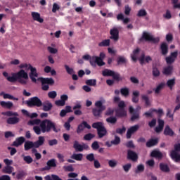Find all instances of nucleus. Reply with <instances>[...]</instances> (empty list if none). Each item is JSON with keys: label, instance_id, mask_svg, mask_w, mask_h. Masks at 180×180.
Masks as SVG:
<instances>
[{"label": "nucleus", "instance_id": "obj_1", "mask_svg": "<svg viewBox=\"0 0 180 180\" xmlns=\"http://www.w3.org/2000/svg\"><path fill=\"white\" fill-rule=\"evenodd\" d=\"M33 130L38 135L41 134V133H50V131H54V133H58L60 131V129L57 127V124L48 119L42 120L39 127L34 126Z\"/></svg>", "mask_w": 180, "mask_h": 180}, {"label": "nucleus", "instance_id": "obj_2", "mask_svg": "<svg viewBox=\"0 0 180 180\" xmlns=\"http://www.w3.org/2000/svg\"><path fill=\"white\" fill-rule=\"evenodd\" d=\"M4 77H7L8 82H16L18 81L20 84H23V69H21L17 73H12V76H8V72H3Z\"/></svg>", "mask_w": 180, "mask_h": 180}, {"label": "nucleus", "instance_id": "obj_3", "mask_svg": "<svg viewBox=\"0 0 180 180\" xmlns=\"http://www.w3.org/2000/svg\"><path fill=\"white\" fill-rule=\"evenodd\" d=\"M92 127L93 129H96L98 139H103V137L108 134V130L102 122L93 123Z\"/></svg>", "mask_w": 180, "mask_h": 180}, {"label": "nucleus", "instance_id": "obj_4", "mask_svg": "<svg viewBox=\"0 0 180 180\" xmlns=\"http://www.w3.org/2000/svg\"><path fill=\"white\" fill-rule=\"evenodd\" d=\"M103 77H112L115 81L119 82L120 81H123V77L120 76L119 72H115V71L109 69H105L102 71Z\"/></svg>", "mask_w": 180, "mask_h": 180}, {"label": "nucleus", "instance_id": "obj_5", "mask_svg": "<svg viewBox=\"0 0 180 180\" xmlns=\"http://www.w3.org/2000/svg\"><path fill=\"white\" fill-rule=\"evenodd\" d=\"M152 41V43H159L160 42V38H154L153 35H150L148 32H143L142 37L139 39V41L141 43L143 41Z\"/></svg>", "mask_w": 180, "mask_h": 180}, {"label": "nucleus", "instance_id": "obj_6", "mask_svg": "<svg viewBox=\"0 0 180 180\" xmlns=\"http://www.w3.org/2000/svg\"><path fill=\"white\" fill-rule=\"evenodd\" d=\"M126 108V103L121 101L118 103V109L116 110L115 113L118 117H124V116H127V112L124 108Z\"/></svg>", "mask_w": 180, "mask_h": 180}, {"label": "nucleus", "instance_id": "obj_7", "mask_svg": "<svg viewBox=\"0 0 180 180\" xmlns=\"http://www.w3.org/2000/svg\"><path fill=\"white\" fill-rule=\"evenodd\" d=\"M27 106L30 108H33V106H37V108H40L43 105L41 100L37 96L32 97L26 101Z\"/></svg>", "mask_w": 180, "mask_h": 180}, {"label": "nucleus", "instance_id": "obj_8", "mask_svg": "<svg viewBox=\"0 0 180 180\" xmlns=\"http://www.w3.org/2000/svg\"><path fill=\"white\" fill-rule=\"evenodd\" d=\"M73 148H75V151L82 153V151H84V150H89V146H88L86 143H82L81 145L78 141H75L73 143Z\"/></svg>", "mask_w": 180, "mask_h": 180}, {"label": "nucleus", "instance_id": "obj_9", "mask_svg": "<svg viewBox=\"0 0 180 180\" xmlns=\"http://www.w3.org/2000/svg\"><path fill=\"white\" fill-rule=\"evenodd\" d=\"M127 158L133 162L139 161V154L132 150H127Z\"/></svg>", "mask_w": 180, "mask_h": 180}, {"label": "nucleus", "instance_id": "obj_10", "mask_svg": "<svg viewBox=\"0 0 180 180\" xmlns=\"http://www.w3.org/2000/svg\"><path fill=\"white\" fill-rule=\"evenodd\" d=\"M90 64L92 66L96 65V64H97L98 67H103V65H105L106 63L103 62V60L99 58V56H93L90 60Z\"/></svg>", "mask_w": 180, "mask_h": 180}, {"label": "nucleus", "instance_id": "obj_11", "mask_svg": "<svg viewBox=\"0 0 180 180\" xmlns=\"http://www.w3.org/2000/svg\"><path fill=\"white\" fill-rule=\"evenodd\" d=\"M85 129H88V130H91V125H89V124H88L86 121H83L77 126V128L76 129V133H77V134H81V133L84 131Z\"/></svg>", "mask_w": 180, "mask_h": 180}, {"label": "nucleus", "instance_id": "obj_12", "mask_svg": "<svg viewBox=\"0 0 180 180\" xmlns=\"http://www.w3.org/2000/svg\"><path fill=\"white\" fill-rule=\"evenodd\" d=\"M30 72L29 74L30 79L32 81V82H37V77H39V73H37V69L36 68H34L32 65H30Z\"/></svg>", "mask_w": 180, "mask_h": 180}, {"label": "nucleus", "instance_id": "obj_13", "mask_svg": "<svg viewBox=\"0 0 180 180\" xmlns=\"http://www.w3.org/2000/svg\"><path fill=\"white\" fill-rule=\"evenodd\" d=\"M177 57H178V51L172 52L170 53V56L168 57H166V58H165L167 64H174V63H175V60H176Z\"/></svg>", "mask_w": 180, "mask_h": 180}, {"label": "nucleus", "instance_id": "obj_14", "mask_svg": "<svg viewBox=\"0 0 180 180\" xmlns=\"http://www.w3.org/2000/svg\"><path fill=\"white\" fill-rule=\"evenodd\" d=\"M57 167V163L56 162V159H51L47 161L46 166L43 167V171H50L51 168H56Z\"/></svg>", "mask_w": 180, "mask_h": 180}, {"label": "nucleus", "instance_id": "obj_15", "mask_svg": "<svg viewBox=\"0 0 180 180\" xmlns=\"http://www.w3.org/2000/svg\"><path fill=\"white\" fill-rule=\"evenodd\" d=\"M110 39L114 40V41H117L119 40V30L116 27H113L110 30Z\"/></svg>", "mask_w": 180, "mask_h": 180}, {"label": "nucleus", "instance_id": "obj_16", "mask_svg": "<svg viewBox=\"0 0 180 180\" xmlns=\"http://www.w3.org/2000/svg\"><path fill=\"white\" fill-rule=\"evenodd\" d=\"M139 60L140 62V64L143 65L145 63H150V61H153V58L150 56H146V54L144 53H142L141 56L139 58Z\"/></svg>", "mask_w": 180, "mask_h": 180}, {"label": "nucleus", "instance_id": "obj_17", "mask_svg": "<svg viewBox=\"0 0 180 180\" xmlns=\"http://www.w3.org/2000/svg\"><path fill=\"white\" fill-rule=\"evenodd\" d=\"M140 129V126L136 124L128 129L127 131V139H131V135L134 134Z\"/></svg>", "mask_w": 180, "mask_h": 180}, {"label": "nucleus", "instance_id": "obj_18", "mask_svg": "<svg viewBox=\"0 0 180 180\" xmlns=\"http://www.w3.org/2000/svg\"><path fill=\"white\" fill-rule=\"evenodd\" d=\"M172 72H174V66L168 65L163 68L162 74L166 77H169V75H172Z\"/></svg>", "mask_w": 180, "mask_h": 180}, {"label": "nucleus", "instance_id": "obj_19", "mask_svg": "<svg viewBox=\"0 0 180 180\" xmlns=\"http://www.w3.org/2000/svg\"><path fill=\"white\" fill-rule=\"evenodd\" d=\"M129 113H131V120L132 122H134V120H137L139 119H140V114H139V112H134V108H133V106H129Z\"/></svg>", "mask_w": 180, "mask_h": 180}, {"label": "nucleus", "instance_id": "obj_20", "mask_svg": "<svg viewBox=\"0 0 180 180\" xmlns=\"http://www.w3.org/2000/svg\"><path fill=\"white\" fill-rule=\"evenodd\" d=\"M163 134L165 136H169V137H174V136H175V132L174 131V130H172V129H171L169 125H166L164 129Z\"/></svg>", "mask_w": 180, "mask_h": 180}, {"label": "nucleus", "instance_id": "obj_21", "mask_svg": "<svg viewBox=\"0 0 180 180\" xmlns=\"http://www.w3.org/2000/svg\"><path fill=\"white\" fill-rule=\"evenodd\" d=\"M170 157L174 162H180V154L175 150H172L170 153Z\"/></svg>", "mask_w": 180, "mask_h": 180}, {"label": "nucleus", "instance_id": "obj_22", "mask_svg": "<svg viewBox=\"0 0 180 180\" xmlns=\"http://www.w3.org/2000/svg\"><path fill=\"white\" fill-rule=\"evenodd\" d=\"M157 144H158V138L150 139L146 142V147L151 148V147H154V146H157Z\"/></svg>", "mask_w": 180, "mask_h": 180}, {"label": "nucleus", "instance_id": "obj_23", "mask_svg": "<svg viewBox=\"0 0 180 180\" xmlns=\"http://www.w3.org/2000/svg\"><path fill=\"white\" fill-rule=\"evenodd\" d=\"M150 157H153V158H158V160H161L163 157L162 153L158 150H153L150 153Z\"/></svg>", "mask_w": 180, "mask_h": 180}, {"label": "nucleus", "instance_id": "obj_24", "mask_svg": "<svg viewBox=\"0 0 180 180\" xmlns=\"http://www.w3.org/2000/svg\"><path fill=\"white\" fill-rule=\"evenodd\" d=\"M81 108H82V105H81V103H77L75 105L73 106V110L74 111V114L76 116H81V115H82V111H81Z\"/></svg>", "mask_w": 180, "mask_h": 180}, {"label": "nucleus", "instance_id": "obj_25", "mask_svg": "<svg viewBox=\"0 0 180 180\" xmlns=\"http://www.w3.org/2000/svg\"><path fill=\"white\" fill-rule=\"evenodd\" d=\"M32 17L34 20L39 22V23H43V22H44V20L40 17V13H39L32 12Z\"/></svg>", "mask_w": 180, "mask_h": 180}, {"label": "nucleus", "instance_id": "obj_26", "mask_svg": "<svg viewBox=\"0 0 180 180\" xmlns=\"http://www.w3.org/2000/svg\"><path fill=\"white\" fill-rule=\"evenodd\" d=\"M0 105L4 109H12L13 108V103L11 101H0Z\"/></svg>", "mask_w": 180, "mask_h": 180}, {"label": "nucleus", "instance_id": "obj_27", "mask_svg": "<svg viewBox=\"0 0 180 180\" xmlns=\"http://www.w3.org/2000/svg\"><path fill=\"white\" fill-rule=\"evenodd\" d=\"M41 84H46L48 85H54V79L53 78H39Z\"/></svg>", "mask_w": 180, "mask_h": 180}, {"label": "nucleus", "instance_id": "obj_28", "mask_svg": "<svg viewBox=\"0 0 180 180\" xmlns=\"http://www.w3.org/2000/svg\"><path fill=\"white\" fill-rule=\"evenodd\" d=\"M20 122V119L18 117H11L6 120L8 124H18Z\"/></svg>", "mask_w": 180, "mask_h": 180}, {"label": "nucleus", "instance_id": "obj_29", "mask_svg": "<svg viewBox=\"0 0 180 180\" xmlns=\"http://www.w3.org/2000/svg\"><path fill=\"white\" fill-rule=\"evenodd\" d=\"M34 143V148H39L41 146L44 144V136H39L38 140Z\"/></svg>", "mask_w": 180, "mask_h": 180}, {"label": "nucleus", "instance_id": "obj_30", "mask_svg": "<svg viewBox=\"0 0 180 180\" xmlns=\"http://www.w3.org/2000/svg\"><path fill=\"white\" fill-rule=\"evenodd\" d=\"M34 143V148H39L41 146L44 144V136H39L38 140Z\"/></svg>", "mask_w": 180, "mask_h": 180}, {"label": "nucleus", "instance_id": "obj_31", "mask_svg": "<svg viewBox=\"0 0 180 180\" xmlns=\"http://www.w3.org/2000/svg\"><path fill=\"white\" fill-rule=\"evenodd\" d=\"M72 112V110H71V106L67 105L65 108V110H62L60 112V117H65V116L67 115V113H71Z\"/></svg>", "mask_w": 180, "mask_h": 180}, {"label": "nucleus", "instance_id": "obj_32", "mask_svg": "<svg viewBox=\"0 0 180 180\" xmlns=\"http://www.w3.org/2000/svg\"><path fill=\"white\" fill-rule=\"evenodd\" d=\"M23 144V136H20L17 138L15 141L13 142L11 146L13 147H19V146H22Z\"/></svg>", "mask_w": 180, "mask_h": 180}, {"label": "nucleus", "instance_id": "obj_33", "mask_svg": "<svg viewBox=\"0 0 180 180\" xmlns=\"http://www.w3.org/2000/svg\"><path fill=\"white\" fill-rule=\"evenodd\" d=\"M0 96H3L4 99H10L11 101H18V98H15L9 94H5V92H4V91L0 93Z\"/></svg>", "mask_w": 180, "mask_h": 180}, {"label": "nucleus", "instance_id": "obj_34", "mask_svg": "<svg viewBox=\"0 0 180 180\" xmlns=\"http://www.w3.org/2000/svg\"><path fill=\"white\" fill-rule=\"evenodd\" d=\"M140 96V91H134L132 92V102L133 103H139V97Z\"/></svg>", "mask_w": 180, "mask_h": 180}, {"label": "nucleus", "instance_id": "obj_35", "mask_svg": "<svg viewBox=\"0 0 180 180\" xmlns=\"http://www.w3.org/2000/svg\"><path fill=\"white\" fill-rule=\"evenodd\" d=\"M159 168H160V171H162V172L168 173V172H169V171H171L168 165L165 164V163H160Z\"/></svg>", "mask_w": 180, "mask_h": 180}, {"label": "nucleus", "instance_id": "obj_36", "mask_svg": "<svg viewBox=\"0 0 180 180\" xmlns=\"http://www.w3.org/2000/svg\"><path fill=\"white\" fill-rule=\"evenodd\" d=\"M44 112H49L53 108V104L49 101H46L42 104Z\"/></svg>", "mask_w": 180, "mask_h": 180}, {"label": "nucleus", "instance_id": "obj_37", "mask_svg": "<svg viewBox=\"0 0 180 180\" xmlns=\"http://www.w3.org/2000/svg\"><path fill=\"white\" fill-rule=\"evenodd\" d=\"M160 50L162 56H167V54H168V44H167L165 42L162 43Z\"/></svg>", "mask_w": 180, "mask_h": 180}, {"label": "nucleus", "instance_id": "obj_38", "mask_svg": "<svg viewBox=\"0 0 180 180\" xmlns=\"http://www.w3.org/2000/svg\"><path fill=\"white\" fill-rule=\"evenodd\" d=\"M105 110H102L101 108H93L92 113L94 117H101V115H102V112Z\"/></svg>", "mask_w": 180, "mask_h": 180}, {"label": "nucleus", "instance_id": "obj_39", "mask_svg": "<svg viewBox=\"0 0 180 180\" xmlns=\"http://www.w3.org/2000/svg\"><path fill=\"white\" fill-rule=\"evenodd\" d=\"M24 147L26 151L30 150V148H34V142L27 141L25 143Z\"/></svg>", "mask_w": 180, "mask_h": 180}, {"label": "nucleus", "instance_id": "obj_40", "mask_svg": "<svg viewBox=\"0 0 180 180\" xmlns=\"http://www.w3.org/2000/svg\"><path fill=\"white\" fill-rule=\"evenodd\" d=\"M117 65H122V64H127V59L124 56H118L117 58Z\"/></svg>", "mask_w": 180, "mask_h": 180}, {"label": "nucleus", "instance_id": "obj_41", "mask_svg": "<svg viewBox=\"0 0 180 180\" xmlns=\"http://www.w3.org/2000/svg\"><path fill=\"white\" fill-rule=\"evenodd\" d=\"M83 157L84 155H82V153H74L70 158H72V160H75L76 161H82Z\"/></svg>", "mask_w": 180, "mask_h": 180}, {"label": "nucleus", "instance_id": "obj_42", "mask_svg": "<svg viewBox=\"0 0 180 180\" xmlns=\"http://www.w3.org/2000/svg\"><path fill=\"white\" fill-rule=\"evenodd\" d=\"M120 94L122 96L127 98L130 95V90L127 87H124L120 89Z\"/></svg>", "mask_w": 180, "mask_h": 180}, {"label": "nucleus", "instance_id": "obj_43", "mask_svg": "<svg viewBox=\"0 0 180 180\" xmlns=\"http://www.w3.org/2000/svg\"><path fill=\"white\" fill-rule=\"evenodd\" d=\"M105 122L110 124H115V123H117V118L114 116H110L106 118Z\"/></svg>", "mask_w": 180, "mask_h": 180}, {"label": "nucleus", "instance_id": "obj_44", "mask_svg": "<svg viewBox=\"0 0 180 180\" xmlns=\"http://www.w3.org/2000/svg\"><path fill=\"white\" fill-rule=\"evenodd\" d=\"M140 53V48H136L133 51V53L131 55V59L133 61H137V56H139Z\"/></svg>", "mask_w": 180, "mask_h": 180}, {"label": "nucleus", "instance_id": "obj_45", "mask_svg": "<svg viewBox=\"0 0 180 180\" xmlns=\"http://www.w3.org/2000/svg\"><path fill=\"white\" fill-rule=\"evenodd\" d=\"M110 46V39H104L98 43L99 47H109Z\"/></svg>", "mask_w": 180, "mask_h": 180}, {"label": "nucleus", "instance_id": "obj_46", "mask_svg": "<svg viewBox=\"0 0 180 180\" xmlns=\"http://www.w3.org/2000/svg\"><path fill=\"white\" fill-rule=\"evenodd\" d=\"M12 171H13V167L12 166H5L2 169L3 174H12Z\"/></svg>", "mask_w": 180, "mask_h": 180}, {"label": "nucleus", "instance_id": "obj_47", "mask_svg": "<svg viewBox=\"0 0 180 180\" xmlns=\"http://www.w3.org/2000/svg\"><path fill=\"white\" fill-rule=\"evenodd\" d=\"M141 99L142 101H144L146 106H150V105H151V102H150V98H148V96L143 94L141 95Z\"/></svg>", "mask_w": 180, "mask_h": 180}, {"label": "nucleus", "instance_id": "obj_48", "mask_svg": "<svg viewBox=\"0 0 180 180\" xmlns=\"http://www.w3.org/2000/svg\"><path fill=\"white\" fill-rule=\"evenodd\" d=\"M103 103H102V101H98L95 103V106L96 108L97 109H101L105 110L106 109V106L103 105Z\"/></svg>", "mask_w": 180, "mask_h": 180}, {"label": "nucleus", "instance_id": "obj_49", "mask_svg": "<svg viewBox=\"0 0 180 180\" xmlns=\"http://www.w3.org/2000/svg\"><path fill=\"white\" fill-rule=\"evenodd\" d=\"M1 115H3V116H8V117H11L12 116H19V114H18V112H13L12 111L3 112H1Z\"/></svg>", "mask_w": 180, "mask_h": 180}, {"label": "nucleus", "instance_id": "obj_50", "mask_svg": "<svg viewBox=\"0 0 180 180\" xmlns=\"http://www.w3.org/2000/svg\"><path fill=\"white\" fill-rule=\"evenodd\" d=\"M85 84L89 86H96V79H87L86 80Z\"/></svg>", "mask_w": 180, "mask_h": 180}, {"label": "nucleus", "instance_id": "obj_51", "mask_svg": "<svg viewBox=\"0 0 180 180\" xmlns=\"http://www.w3.org/2000/svg\"><path fill=\"white\" fill-rule=\"evenodd\" d=\"M115 133L117 134H120V136H123V134L126 133V127L123 126L122 128H117Z\"/></svg>", "mask_w": 180, "mask_h": 180}, {"label": "nucleus", "instance_id": "obj_52", "mask_svg": "<svg viewBox=\"0 0 180 180\" xmlns=\"http://www.w3.org/2000/svg\"><path fill=\"white\" fill-rule=\"evenodd\" d=\"M152 74H153V77L157 78L158 77H159L161 75V72H160L158 68L154 66L153 68Z\"/></svg>", "mask_w": 180, "mask_h": 180}, {"label": "nucleus", "instance_id": "obj_53", "mask_svg": "<svg viewBox=\"0 0 180 180\" xmlns=\"http://www.w3.org/2000/svg\"><path fill=\"white\" fill-rule=\"evenodd\" d=\"M64 68L66 70V72L69 74V75H72V74H75V71H74V69L72 68H70L68 65H65Z\"/></svg>", "mask_w": 180, "mask_h": 180}, {"label": "nucleus", "instance_id": "obj_54", "mask_svg": "<svg viewBox=\"0 0 180 180\" xmlns=\"http://www.w3.org/2000/svg\"><path fill=\"white\" fill-rule=\"evenodd\" d=\"M175 78L173 79H170L167 82V86H168V88H169L170 89H172V87L175 85Z\"/></svg>", "mask_w": 180, "mask_h": 180}, {"label": "nucleus", "instance_id": "obj_55", "mask_svg": "<svg viewBox=\"0 0 180 180\" xmlns=\"http://www.w3.org/2000/svg\"><path fill=\"white\" fill-rule=\"evenodd\" d=\"M150 112H155V113H158L160 116H162L164 115V110L162 108H159L158 110L155 108H151L150 109Z\"/></svg>", "mask_w": 180, "mask_h": 180}, {"label": "nucleus", "instance_id": "obj_56", "mask_svg": "<svg viewBox=\"0 0 180 180\" xmlns=\"http://www.w3.org/2000/svg\"><path fill=\"white\" fill-rule=\"evenodd\" d=\"M86 160H87V161H89V162H94V161L96 160L95 155L94 153H89L86 155Z\"/></svg>", "mask_w": 180, "mask_h": 180}, {"label": "nucleus", "instance_id": "obj_57", "mask_svg": "<svg viewBox=\"0 0 180 180\" xmlns=\"http://www.w3.org/2000/svg\"><path fill=\"white\" fill-rule=\"evenodd\" d=\"M41 120L40 119H35L34 120H30L28 124H31V126H34V124H41Z\"/></svg>", "mask_w": 180, "mask_h": 180}, {"label": "nucleus", "instance_id": "obj_58", "mask_svg": "<svg viewBox=\"0 0 180 180\" xmlns=\"http://www.w3.org/2000/svg\"><path fill=\"white\" fill-rule=\"evenodd\" d=\"M95 137V135L91 133L86 134L84 136V140H86V141H90V140H92Z\"/></svg>", "mask_w": 180, "mask_h": 180}, {"label": "nucleus", "instance_id": "obj_59", "mask_svg": "<svg viewBox=\"0 0 180 180\" xmlns=\"http://www.w3.org/2000/svg\"><path fill=\"white\" fill-rule=\"evenodd\" d=\"M137 16L139 18H143L144 16H147V11L144 9H141L137 13Z\"/></svg>", "mask_w": 180, "mask_h": 180}, {"label": "nucleus", "instance_id": "obj_60", "mask_svg": "<svg viewBox=\"0 0 180 180\" xmlns=\"http://www.w3.org/2000/svg\"><path fill=\"white\" fill-rule=\"evenodd\" d=\"M165 86V83H160L155 89V94H160V91Z\"/></svg>", "mask_w": 180, "mask_h": 180}, {"label": "nucleus", "instance_id": "obj_61", "mask_svg": "<svg viewBox=\"0 0 180 180\" xmlns=\"http://www.w3.org/2000/svg\"><path fill=\"white\" fill-rule=\"evenodd\" d=\"M91 148L94 151H96V150H99V143H98V141H95L94 142L92 143Z\"/></svg>", "mask_w": 180, "mask_h": 180}, {"label": "nucleus", "instance_id": "obj_62", "mask_svg": "<svg viewBox=\"0 0 180 180\" xmlns=\"http://www.w3.org/2000/svg\"><path fill=\"white\" fill-rule=\"evenodd\" d=\"M112 143L114 146H117V145L120 144V137L115 136V139L112 141Z\"/></svg>", "mask_w": 180, "mask_h": 180}, {"label": "nucleus", "instance_id": "obj_63", "mask_svg": "<svg viewBox=\"0 0 180 180\" xmlns=\"http://www.w3.org/2000/svg\"><path fill=\"white\" fill-rule=\"evenodd\" d=\"M113 113H115V110L112 108H108V110L105 111V116H113Z\"/></svg>", "mask_w": 180, "mask_h": 180}, {"label": "nucleus", "instance_id": "obj_64", "mask_svg": "<svg viewBox=\"0 0 180 180\" xmlns=\"http://www.w3.org/2000/svg\"><path fill=\"white\" fill-rule=\"evenodd\" d=\"M23 160L27 164H32L33 162V158H32L30 155L24 157Z\"/></svg>", "mask_w": 180, "mask_h": 180}]
</instances>
